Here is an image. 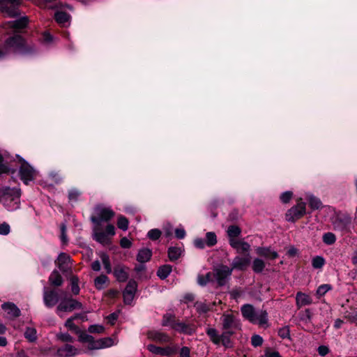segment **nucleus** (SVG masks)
I'll return each mask as SVG.
<instances>
[{"instance_id":"nucleus-2","label":"nucleus","mask_w":357,"mask_h":357,"mask_svg":"<svg viewBox=\"0 0 357 357\" xmlns=\"http://www.w3.org/2000/svg\"><path fill=\"white\" fill-rule=\"evenodd\" d=\"M114 211L109 207H106L102 205H98L94 208L93 213L91 216L90 220L93 225L95 229H97L98 226H101L102 222H108L114 217Z\"/></svg>"},{"instance_id":"nucleus-32","label":"nucleus","mask_w":357,"mask_h":357,"mask_svg":"<svg viewBox=\"0 0 357 357\" xmlns=\"http://www.w3.org/2000/svg\"><path fill=\"white\" fill-rule=\"evenodd\" d=\"M206 333L213 344L217 345L220 344V337L215 328H207L206 330Z\"/></svg>"},{"instance_id":"nucleus-39","label":"nucleus","mask_w":357,"mask_h":357,"mask_svg":"<svg viewBox=\"0 0 357 357\" xmlns=\"http://www.w3.org/2000/svg\"><path fill=\"white\" fill-rule=\"evenodd\" d=\"M265 266H266L265 263L262 259L256 258L254 259V261L252 262V271L255 273H260L264 271Z\"/></svg>"},{"instance_id":"nucleus-29","label":"nucleus","mask_w":357,"mask_h":357,"mask_svg":"<svg viewBox=\"0 0 357 357\" xmlns=\"http://www.w3.org/2000/svg\"><path fill=\"white\" fill-rule=\"evenodd\" d=\"M68 261H70V256L65 253H61L55 262L61 271H65L66 268L65 265L67 264Z\"/></svg>"},{"instance_id":"nucleus-53","label":"nucleus","mask_w":357,"mask_h":357,"mask_svg":"<svg viewBox=\"0 0 357 357\" xmlns=\"http://www.w3.org/2000/svg\"><path fill=\"white\" fill-rule=\"evenodd\" d=\"M104 331L105 328L102 325L93 324L88 328V331L90 333H102Z\"/></svg>"},{"instance_id":"nucleus-50","label":"nucleus","mask_w":357,"mask_h":357,"mask_svg":"<svg viewBox=\"0 0 357 357\" xmlns=\"http://www.w3.org/2000/svg\"><path fill=\"white\" fill-rule=\"evenodd\" d=\"M278 336L282 339H290V330L288 326L280 328L278 331Z\"/></svg>"},{"instance_id":"nucleus-5","label":"nucleus","mask_w":357,"mask_h":357,"mask_svg":"<svg viewBox=\"0 0 357 357\" xmlns=\"http://www.w3.org/2000/svg\"><path fill=\"white\" fill-rule=\"evenodd\" d=\"M179 347L176 344L168 345L164 347H158L153 344L147 346V349L152 354L163 356L172 357L178 354Z\"/></svg>"},{"instance_id":"nucleus-4","label":"nucleus","mask_w":357,"mask_h":357,"mask_svg":"<svg viewBox=\"0 0 357 357\" xmlns=\"http://www.w3.org/2000/svg\"><path fill=\"white\" fill-rule=\"evenodd\" d=\"M82 307L83 305L82 303L70 296L63 299L59 303L56 307V312L59 316L61 317L60 314L61 312H70L75 310H81Z\"/></svg>"},{"instance_id":"nucleus-41","label":"nucleus","mask_w":357,"mask_h":357,"mask_svg":"<svg viewBox=\"0 0 357 357\" xmlns=\"http://www.w3.org/2000/svg\"><path fill=\"white\" fill-rule=\"evenodd\" d=\"M79 278L77 275H73L70 278L71 291L74 295L79 294Z\"/></svg>"},{"instance_id":"nucleus-26","label":"nucleus","mask_w":357,"mask_h":357,"mask_svg":"<svg viewBox=\"0 0 357 357\" xmlns=\"http://www.w3.org/2000/svg\"><path fill=\"white\" fill-rule=\"evenodd\" d=\"M178 321V319L175 314L166 313L162 316L161 324L162 326H170L174 330V327L176 326Z\"/></svg>"},{"instance_id":"nucleus-34","label":"nucleus","mask_w":357,"mask_h":357,"mask_svg":"<svg viewBox=\"0 0 357 357\" xmlns=\"http://www.w3.org/2000/svg\"><path fill=\"white\" fill-rule=\"evenodd\" d=\"M114 341L111 337H105L96 340V345L93 347L96 349L107 348L112 346Z\"/></svg>"},{"instance_id":"nucleus-62","label":"nucleus","mask_w":357,"mask_h":357,"mask_svg":"<svg viewBox=\"0 0 357 357\" xmlns=\"http://www.w3.org/2000/svg\"><path fill=\"white\" fill-rule=\"evenodd\" d=\"M266 357H282L278 351H273L271 348H266Z\"/></svg>"},{"instance_id":"nucleus-59","label":"nucleus","mask_w":357,"mask_h":357,"mask_svg":"<svg viewBox=\"0 0 357 357\" xmlns=\"http://www.w3.org/2000/svg\"><path fill=\"white\" fill-rule=\"evenodd\" d=\"M61 239L63 244L68 243V238L66 236V226L65 224L61 225Z\"/></svg>"},{"instance_id":"nucleus-58","label":"nucleus","mask_w":357,"mask_h":357,"mask_svg":"<svg viewBox=\"0 0 357 357\" xmlns=\"http://www.w3.org/2000/svg\"><path fill=\"white\" fill-rule=\"evenodd\" d=\"M178 353L179 354V357H191L190 356V349L188 347L184 346L178 349Z\"/></svg>"},{"instance_id":"nucleus-6","label":"nucleus","mask_w":357,"mask_h":357,"mask_svg":"<svg viewBox=\"0 0 357 357\" xmlns=\"http://www.w3.org/2000/svg\"><path fill=\"white\" fill-rule=\"evenodd\" d=\"M22 0H0V11L10 17L20 15L17 10Z\"/></svg>"},{"instance_id":"nucleus-10","label":"nucleus","mask_w":357,"mask_h":357,"mask_svg":"<svg viewBox=\"0 0 357 357\" xmlns=\"http://www.w3.org/2000/svg\"><path fill=\"white\" fill-rule=\"evenodd\" d=\"M137 282L134 279L128 280L123 291V302L126 305H130L137 290Z\"/></svg>"},{"instance_id":"nucleus-61","label":"nucleus","mask_w":357,"mask_h":357,"mask_svg":"<svg viewBox=\"0 0 357 357\" xmlns=\"http://www.w3.org/2000/svg\"><path fill=\"white\" fill-rule=\"evenodd\" d=\"M10 232V226L6 222H3L0 224V234L1 235H7Z\"/></svg>"},{"instance_id":"nucleus-22","label":"nucleus","mask_w":357,"mask_h":357,"mask_svg":"<svg viewBox=\"0 0 357 357\" xmlns=\"http://www.w3.org/2000/svg\"><path fill=\"white\" fill-rule=\"evenodd\" d=\"M76 335H78V340L80 342L89 344V349H96V348H93V347H95L96 345V340L92 335L87 334L85 331H82L81 329L80 332L79 333H77Z\"/></svg>"},{"instance_id":"nucleus-64","label":"nucleus","mask_w":357,"mask_h":357,"mask_svg":"<svg viewBox=\"0 0 357 357\" xmlns=\"http://www.w3.org/2000/svg\"><path fill=\"white\" fill-rule=\"evenodd\" d=\"M80 195V192L77 190H72L69 192L68 197L71 201L76 202Z\"/></svg>"},{"instance_id":"nucleus-18","label":"nucleus","mask_w":357,"mask_h":357,"mask_svg":"<svg viewBox=\"0 0 357 357\" xmlns=\"http://www.w3.org/2000/svg\"><path fill=\"white\" fill-rule=\"evenodd\" d=\"M25 44L24 39L20 35H15L8 38L6 40V46L7 47L20 50L24 47Z\"/></svg>"},{"instance_id":"nucleus-52","label":"nucleus","mask_w":357,"mask_h":357,"mask_svg":"<svg viewBox=\"0 0 357 357\" xmlns=\"http://www.w3.org/2000/svg\"><path fill=\"white\" fill-rule=\"evenodd\" d=\"M344 318L347 319V321L350 323L357 325V310L353 312H347L345 313Z\"/></svg>"},{"instance_id":"nucleus-56","label":"nucleus","mask_w":357,"mask_h":357,"mask_svg":"<svg viewBox=\"0 0 357 357\" xmlns=\"http://www.w3.org/2000/svg\"><path fill=\"white\" fill-rule=\"evenodd\" d=\"M59 340L63 342H73L74 338L68 333H60L57 335Z\"/></svg>"},{"instance_id":"nucleus-27","label":"nucleus","mask_w":357,"mask_h":357,"mask_svg":"<svg viewBox=\"0 0 357 357\" xmlns=\"http://www.w3.org/2000/svg\"><path fill=\"white\" fill-rule=\"evenodd\" d=\"M49 282L53 287H60L63 284V279L57 270H54L50 277Z\"/></svg>"},{"instance_id":"nucleus-9","label":"nucleus","mask_w":357,"mask_h":357,"mask_svg":"<svg viewBox=\"0 0 357 357\" xmlns=\"http://www.w3.org/2000/svg\"><path fill=\"white\" fill-rule=\"evenodd\" d=\"M222 329L240 330L241 324L233 314L224 313L221 317Z\"/></svg>"},{"instance_id":"nucleus-23","label":"nucleus","mask_w":357,"mask_h":357,"mask_svg":"<svg viewBox=\"0 0 357 357\" xmlns=\"http://www.w3.org/2000/svg\"><path fill=\"white\" fill-rule=\"evenodd\" d=\"M97 229H95V225L93 226V238L100 244H107L109 243L108 236L101 230L100 226H98Z\"/></svg>"},{"instance_id":"nucleus-38","label":"nucleus","mask_w":357,"mask_h":357,"mask_svg":"<svg viewBox=\"0 0 357 357\" xmlns=\"http://www.w3.org/2000/svg\"><path fill=\"white\" fill-rule=\"evenodd\" d=\"M100 257L102 260L106 273L107 274L112 273V268L109 255L105 252H101Z\"/></svg>"},{"instance_id":"nucleus-24","label":"nucleus","mask_w":357,"mask_h":357,"mask_svg":"<svg viewBox=\"0 0 357 357\" xmlns=\"http://www.w3.org/2000/svg\"><path fill=\"white\" fill-rule=\"evenodd\" d=\"M152 257V251L148 248L140 249L137 255V261L140 264H145L149 261Z\"/></svg>"},{"instance_id":"nucleus-54","label":"nucleus","mask_w":357,"mask_h":357,"mask_svg":"<svg viewBox=\"0 0 357 357\" xmlns=\"http://www.w3.org/2000/svg\"><path fill=\"white\" fill-rule=\"evenodd\" d=\"M263 342L264 340L259 335H254L251 337V344L254 347H260Z\"/></svg>"},{"instance_id":"nucleus-42","label":"nucleus","mask_w":357,"mask_h":357,"mask_svg":"<svg viewBox=\"0 0 357 357\" xmlns=\"http://www.w3.org/2000/svg\"><path fill=\"white\" fill-rule=\"evenodd\" d=\"M194 307L196 308L197 312L200 314H206L211 310V308L208 305L199 301L195 302Z\"/></svg>"},{"instance_id":"nucleus-48","label":"nucleus","mask_w":357,"mask_h":357,"mask_svg":"<svg viewBox=\"0 0 357 357\" xmlns=\"http://www.w3.org/2000/svg\"><path fill=\"white\" fill-rule=\"evenodd\" d=\"M323 241L325 244L331 245L335 243L336 237L332 232H327L323 235Z\"/></svg>"},{"instance_id":"nucleus-11","label":"nucleus","mask_w":357,"mask_h":357,"mask_svg":"<svg viewBox=\"0 0 357 357\" xmlns=\"http://www.w3.org/2000/svg\"><path fill=\"white\" fill-rule=\"evenodd\" d=\"M241 312L243 317L252 324H257V314L254 306L251 304H244L241 307Z\"/></svg>"},{"instance_id":"nucleus-35","label":"nucleus","mask_w":357,"mask_h":357,"mask_svg":"<svg viewBox=\"0 0 357 357\" xmlns=\"http://www.w3.org/2000/svg\"><path fill=\"white\" fill-rule=\"evenodd\" d=\"M296 303L298 305H307L312 303L311 298L302 292H298L296 294Z\"/></svg>"},{"instance_id":"nucleus-25","label":"nucleus","mask_w":357,"mask_h":357,"mask_svg":"<svg viewBox=\"0 0 357 357\" xmlns=\"http://www.w3.org/2000/svg\"><path fill=\"white\" fill-rule=\"evenodd\" d=\"M271 247H257V253L268 259H275L278 257V254L276 251L270 250Z\"/></svg>"},{"instance_id":"nucleus-33","label":"nucleus","mask_w":357,"mask_h":357,"mask_svg":"<svg viewBox=\"0 0 357 357\" xmlns=\"http://www.w3.org/2000/svg\"><path fill=\"white\" fill-rule=\"evenodd\" d=\"M24 335L29 342H35L38 338L37 331L33 327H26Z\"/></svg>"},{"instance_id":"nucleus-19","label":"nucleus","mask_w":357,"mask_h":357,"mask_svg":"<svg viewBox=\"0 0 357 357\" xmlns=\"http://www.w3.org/2000/svg\"><path fill=\"white\" fill-rule=\"evenodd\" d=\"M174 330L179 333L192 335L195 333V328L194 325L190 324H185L181 321L179 319L176 324V326L174 327Z\"/></svg>"},{"instance_id":"nucleus-49","label":"nucleus","mask_w":357,"mask_h":357,"mask_svg":"<svg viewBox=\"0 0 357 357\" xmlns=\"http://www.w3.org/2000/svg\"><path fill=\"white\" fill-rule=\"evenodd\" d=\"M128 220L124 216H119L117 220V226L119 229L126 231L128 228Z\"/></svg>"},{"instance_id":"nucleus-17","label":"nucleus","mask_w":357,"mask_h":357,"mask_svg":"<svg viewBox=\"0 0 357 357\" xmlns=\"http://www.w3.org/2000/svg\"><path fill=\"white\" fill-rule=\"evenodd\" d=\"M148 337L149 339L160 344L169 343L171 341V337L168 334L158 331H149Z\"/></svg>"},{"instance_id":"nucleus-57","label":"nucleus","mask_w":357,"mask_h":357,"mask_svg":"<svg viewBox=\"0 0 357 357\" xmlns=\"http://www.w3.org/2000/svg\"><path fill=\"white\" fill-rule=\"evenodd\" d=\"M293 193L291 191L283 192L280 196V200L284 204H287L292 198Z\"/></svg>"},{"instance_id":"nucleus-51","label":"nucleus","mask_w":357,"mask_h":357,"mask_svg":"<svg viewBox=\"0 0 357 357\" xmlns=\"http://www.w3.org/2000/svg\"><path fill=\"white\" fill-rule=\"evenodd\" d=\"M161 235L162 231L158 229H151L147 234L149 238L153 241L158 240L161 236Z\"/></svg>"},{"instance_id":"nucleus-63","label":"nucleus","mask_w":357,"mask_h":357,"mask_svg":"<svg viewBox=\"0 0 357 357\" xmlns=\"http://www.w3.org/2000/svg\"><path fill=\"white\" fill-rule=\"evenodd\" d=\"M220 337V343L225 347H229L231 343V339L229 337H227L222 333Z\"/></svg>"},{"instance_id":"nucleus-37","label":"nucleus","mask_w":357,"mask_h":357,"mask_svg":"<svg viewBox=\"0 0 357 357\" xmlns=\"http://www.w3.org/2000/svg\"><path fill=\"white\" fill-rule=\"evenodd\" d=\"M310 207L312 210H317L322 207V203L321 200L317 197L310 195L307 197Z\"/></svg>"},{"instance_id":"nucleus-45","label":"nucleus","mask_w":357,"mask_h":357,"mask_svg":"<svg viewBox=\"0 0 357 357\" xmlns=\"http://www.w3.org/2000/svg\"><path fill=\"white\" fill-rule=\"evenodd\" d=\"M73 321L74 319L72 317L68 318L65 323V326L75 334L79 333L80 328Z\"/></svg>"},{"instance_id":"nucleus-43","label":"nucleus","mask_w":357,"mask_h":357,"mask_svg":"<svg viewBox=\"0 0 357 357\" xmlns=\"http://www.w3.org/2000/svg\"><path fill=\"white\" fill-rule=\"evenodd\" d=\"M326 263L323 257L316 256L312 259V266L315 269L321 268Z\"/></svg>"},{"instance_id":"nucleus-60","label":"nucleus","mask_w":357,"mask_h":357,"mask_svg":"<svg viewBox=\"0 0 357 357\" xmlns=\"http://www.w3.org/2000/svg\"><path fill=\"white\" fill-rule=\"evenodd\" d=\"M175 237L178 239H183L185 238L186 233L183 227L176 228L174 230Z\"/></svg>"},{"instance_id":"nucleus-47","label":"nucleus","mask_w":357,"mask_h":357,"mask_svg":"<svg viewBox=\"0 0 357 357\" xmlns=\"http://www.w3.org/2000/svg\"><path fill=\"white\" fill-rule=\"evenodd\" d=\"M268 312L266 310H261L260 314H257V322L260 326H263L268 323Z\"/></svg>"},{"instance_id":"nucleus-1","label":"nucleus","mask_w":357,"mask_h":357,"mask_svg":"<svg viewBox=\"0 0 357 357\" xmlns=\"http://www.w3.org/2000/svg\"><path fill=\"white\" fill-rule=\"evenodd\" d=\"M21 191L18 188H2L0 202L10 211L15 210L20 206V197Z\"/></svg>"},{"instance_id":"nucleus-15","label":"nucleus","mask_w":357,"mask_h":357,"mask_svg":"<svg viewBox=\"0 0 357 357\" xmlns=\"http://www.w3.org/2000/svg\"><path fill=\"white\" fill-rule=\"evenodd\" d=\"M79 351L74 346L68 344L59 347L56 351V355L59 357H72L77 355Z\"/></svg>"},{"instance_id":"nucleus-55","label":"nucleus","mask_w":357,"mask_h":357,"mask_svg":"<svg viewBox=\"0 0 357 357\" xmlns=\"http://www.w3.org/2000/svg\"><path fill=\"white\" fill-rule=\"evenodd\" d=\"M206 237L208 245H214L217 243L216 235L214 232L206 233Z\"/></svg>"},{"instance_id":"nucleus-28","label":"nucleus","mask_w":357,"mask_h":357,"mask_svg":"<svg viewBox=\"0 0 357 357\" xmlns=\"http://www.w3.org/2000/svg\"><path fill=\"white\" fill-rule=\"evenodd\" d=\"M108 283L109 278L105 274L100 275L94 280V286L98 290H102L105 289V284Z\"/></svg>"},{"instance_id":"nucleus-13","label":"nucleus","mask_w":357,"mask_h":357,"mask_svg":"<svg viewBox=\"0 0 357 357\" xmlns=\"http://www.w3.org/2000/svg\"><path fill=\"white\" fill-rule=\"evenodd\" d=\"M20 175L21 179L27 184L28 181L34 178L35 171L27 162L23 161L20 168Z\"/></svg>"},{"instance_id":"nucleus-12","label":"nucleus","mask_w":357,"mask_h":357,"mask_svg":"<svg viewBox=\"0 0 357 357\" xmlns=\"http://www.w3.org/2000/svg\"><path fill=\"white\" fill-rule=\"evenodd\" d=\"M59 301V294L54 289L47 290L45 289L43 293V301L47 307L51 308L54 307Z\"/></svg>"},{"instance_id":"nucleus-3","label":"nucleus","mask_w":357,"mask_h":357,"mask_svg":"<svg viewBox=\"0 0 357 357\" xmlns=\"http://www.w3.org/2000/svg\"><path fill=\"white\" fill-rule=\"evenodd\" d=\"M237 248V252L244 254L243 256H236L233 259L231 264V268L233 270H237L241 271H244L247 270V268L251 264L252 257L249 254L250 248V247H236Z\"/></svg>"},{"instance_id":"nucleus-30","label":"nucleus","mask_w":357,"mask_h":357,"mask_svg":"<svg viewBox=\"0 0 357 357\" xmlns=\"http://www.w3.org/2000/svg\"><path fill=\"white\" fill-rule=\"evenodd\" d=\"M172 267L171 265L165 264L160 266L157 271V276L161 280L166 279L172 272Z\"/></svg>"},{"instance_id":"nucleus-44","label":"nucleus","mask_w":357,"mask_h":357,"mask_svg":"<svg viewBox=\"0 0 357 357\" xmlns=\"http://www.w3.org/2000/svg\"><path fill=\"white\" fill-rule=\"evenodd\" d=\"M211 281V273L208 272L205 275H199L197 278V282L198 284L204 287Z\"/></svg>"},{"instance_id":"nucleus-16","label":"nucleus","mask_w":357,"mask_h":357,"mask_svg":"<svg viewBox=\"0 0 357 357\" xmlns=\"http://www.w3.org/2000/svg\"><path fill=\"white\" fill-rule=\"evenodd\" d=\"M128 268L125 266L116 265L112 271L114 276L119 282H125L129 278Z\"/></svg>"},{"instance_id":"nucleus-46","label":"nucleus","mask_w":357,"mask_h":357,"mask_svg":"<svg viewBox=\"0 0 357 357\" xmlns=\"http://www.w3.org/2000/svg\"><path fill=\"white\" fill-rule=\"evenodd\" d=\"M173 230L172 225L169 222H167L162 227V234H163L166 238H171L173 234Z\"/></svg>"},{"instance_id":"nucleus-40","label":"nucleus","mask_w":357,"mask_h":357,"mask_svg":"<svg viewBox=\"0 0 357 357\" xmlns=\"http://www.w3.org/2000/svg\"><path fill=\"white\" fill-rule=\"evenodd\" d=\"M333 287L330 284H323L319 286L316 291V296L317 298H321L324 296L328 291L331 290Z\"/></svg>"},{"instance_id":"nucleus-14","label":"nucleus","mask_w":357,"mask_h":357,"mask_svg":"<svg viewBox=\"0 0 357 357\" xmlns=\"http://www.w3.org/2000/svg\"><path fill=\"white\" fill-rule=\"evenodd\" d=\"M241 232V229L237 225H230L227 231V235L230 240L231 245H248V243L244 241H240L238 243L235 242V238L238 237Z\"/></svg>"},{"instance_id":"nucleus-31","label":"nucleus","mask_w":357,"mask_h":357,"mask_svg":"<svg viewBox=\"0 0 357 357\" xmlns=\"http://www.w3.org/2000/svg\"><path fill=\"white\" fill-rule=\"evenodd\" d=\"M54 17L56 21L62 26H66L69 22L70 16L66 12L58 11L55 13Z\"/></svg>"},{"instance_id":"nucleus-20","label":"nucleus","mask_w":357,"mask_h":357,"mask_svg":"<svg viewBox=\"0 0 357 357\" xmlns=\"http://www.w3.org/2000/svg\"><path fill=\"white\" fill-rule=\"evenodd\" d=\"M28 23L29 18L26 16H24L15 21L5 23L3 27L11 28L13 29L15 31H18L25 28L27 26Z\"/></svg>"},{"instance_id":"nucleus-7","label":"nucleus","mask_w":357,"mask_h":357,"mask_svg":"<svg viewBox=\"0 0 357 357\" xmlns=\"http://www.w3.org/2000/svg\"><path fill=\"white\" fill-rule=\"evenodd\" d=\"M305 213V203L302 202V199L298 200L297 204L289 208L286 213V220L288 222H295L300 219Z\"/></svg>"},{"instance_id":"nucleus-21","label":"nucleus","mask_w":357,"mask_h":357,"mask_svg":"<svg viewBox=\"0 0 357 357\" xmlns=\"http://www.w3.org/2000/svg\"><path fill=\"white\" fill-rule=\"evenodd\" d=\"M1 308L6 311L13 319L19 317L21 315V311L19 307L13 303L6 302L1 305Z\"/></svg>"},{"instance_id":"nucleus-36","label":"nucleus","mask_w":357,"mask_h":357,"mask_svg":"<svg viewBox=\"0 0 357 357\" xmlns=\"http://www.w3.org/2000/svg\"><path fill=\"white\" fill-rule=\"evenodd\" d=\"M181 247H169L168 257L171 261L177 260L181 255Z\"/></svg>"},{"instance_id":"nucleus-8","label":"nucleus","mask_w":357,"mask_h":357,"mask_svg":"<svg viewBox=\"0 0 357 357\" xmlns=\"http://www.w3.org/2000/svg\"><path fill=\"white\" fill-rule=\"evenodd\" d=\"M232 273V269L226 265H221L214 269V277L219 287L225 286Z\"/></svg>"}]
</instances>
